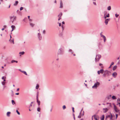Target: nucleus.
<instances>
[{
  "label": "nucleus",
  "instance_id": "37",
  "mask_svg": "<svg viewBox=\"0 0 120 120\" xmlns=\"http://www.w3.org/2000/svg\"><path fill=\"white\" fill-rule=\"evenodd\" d=\"M63 108L64 109H65L66 108V107L65 105H63Z\"/></svg>",
  "mask_w": 120,
  "mask_h": 120
},
{
  "label": "nucleus",
  "instance_id": "3",
  "mask_svg": "<svg viewBox=\"0 0 120 120\" xmlns=\"http://www.w3.org/2000/svg\"><path fill=\"white\" fill-rule=\"evenodd\" d=\"M37 37L38 40L40 41L42 39V36L40 33V32L38 33L37 34Z\"/></svg>",
  "mask_w": 120,
  "mask_h": 120
},
{
  "label": "nucleus",
  "instance_id": "7",
  "mask_svg": "<svg viewBox=\"0 0 120 120\" xmlns=\"http://www.w3.org/2000/svg\"><path fill=\"white\" fill-rule=\"evenodd\" d=\"M102 32L101 33L100 35L101 37L103 38L104 40V42H105L106 41V37L104 35H103L102 34Z\"/></svg>",
  "mask_w": 120,
  "mask_h": 120
},
{
  "label": "nucleus",
  "instance_id": "22",
  "mask_svg": "<svg viewBox=\"0 0 120 120\" xmlns=\"http://www.w3.org/2000/svg\"><path fill=\"white\" fill-rule=\"evenodd\" d=\"M104 116L102 115L101 117V120H104Z\"/></svg>",
  "mask_w": 120,
  "mask_h": 120
},
{
  "label": "nucleus",
  "instance_id": "1",
  "mask_svg": "<svg viewBox=\"0 0 120 120\" xmlns=\"http://www.w3.org/2000/svg\"><path fill=\"white\" fill-rule=\"evenodd\" d=\"M107 119L109 120H114V118H113V116L111 114L110 115H108L106 116L105 120Z\"/></svg>",
  "mask_w": 120,
  "mask_h": 120
},
{
  "label": "nucleus",
  "instance_id": "10",
  "mask_svg": "<svg viewBox=\"0 0 120 120\" xmlns=\"http://www.w3.org/2000/svg\"><path fill=\"white\" fill-rule=\"evenodd\" d=\"M109 72L108 71H105L104 72V74H103V76L105 77V75L107 74H108Z\"/></svg>",
  "mask_w": 120,
  "mask_h": 120
},
{
  "label": "nucleus",
  "instance_id": "52",
  "mask_svg": "<svg viewBox=\"0 0 120 120\" xmlns=\"http://www.w3.org/2000/svg\"><path fill=\"white\" fill-rule=\"evenodd\" d=\"M15 94L16 95H18L19 94V93H16Z\"/></svg>",
  "mask_w": 120,
  "mask_h": 120
},
{
  "label": "nucleus",
  "instance_id": "8",
  "mask_svg": "<svg viewBox=\"0 0 120 120\" xmlns=\"http://www.w3.org/2000/svg\"><path fill=\"white\" fill-rule=\"evenodd\" d=\"M104 72V70L103 69H101L100 71H98L97 73L98 75H99L100 73L102 74Z\"/></svg>",
  "mask_w": 120,
  "mask_h": 120
},
{
  "label": "nucleus",
  "instance_id": "12",
  "mask_svg": "<svg viewBox=\"0 0 120 120\" xmlns=\"http://www.w3.org/2000/svg\"><path fill=\"white\" fill-rule=\"evenodd\" d=\"M117 75V73L116 72H115L113 73L112 75V76L114 78H116Z\"/></svg>",
  "mask_w": 120,
  "mask_h": 120
},
{
  "label": "nucleus",
  "instance_id": "21",
  "mask_svg": "<svg viewBox=\"0 0 120 120\" xmlns=\"http://www.w3.org/2000/svg\"><path fill=\"white\" fill-rule=\"evenodd\" d=\"M11 102L13 105L15 104V103L14 100H11Z\"/></svg>",
  "mask_w": 120,
  "mask_h": 120
},
{
  "label": "nucleus",
  "instance_id": "58",
  "mask_svg": "<svg viewBox=\"0 0 120 120\" xmlns=\"http://www.w3.org/2000/svg\"><path fill=\"white\" fill-rule=\"evenodd\" d=\"M12 41L13 43V44H14V40L13 39V40Z\"/></svg>",
  "mask_w": 120,
  "mask_h": 120
},
{
  "label": "nucleus",
  "instance_id": "24",
  "mask_svg": "<svg viewBox=\"0 0 120 120\" xmlns=\"http://www.w3.org/2000/svg\"><path fill=\"white\" fill-rule=\"evenodd\" d=\"M24 53L25 52L24 51L20 52H19V54L22 55H23Z\"/></svg>",
  "mask_w": 120,
  "mask_h": 120
},
{
  "label": "nucleus",
  "instance_id": "39",
  "mask_svg": "<svg viewBox=\"0 0 120 120\" xmlns=\"http://www.w3.org/2000/svg\"><path fill=\"white\" fill-rule=\"evenodd\" d=\"M6 77H4V76H3L2 77V79H6Z\"/></svg>",
  "mask_w": 120,
  "mask_h": 120
},
{
  "label": "nucleus",
  "instance_id": "32",
  "mask_svg": "<svg viewBox=\"0 0 120 120\" xmlns=\"http://www.w3.org/2000/svg\"><path fill=\"white\" fill-rule=\"evenodd\" d=\"M1 83H2V84L3 85H5V82H4V81H3V82H2Z\"/></svg>",
  "mask_w": 120,
  "mask_h": 120
},
{
  "label": "nucleus",
  "instance_id": "29",
  "mask_svg": "<svg viewBox=\"0 0 120 120\" xmlns=\"http://www.w3.org/2000/svg\"><path fill=\"white\" fill-rule=\"evenodd\" d=\"M39 86L38 84H37L36 87V89H38L39 87Z\"/></svg>",
  "mask_w": 120,
  "mask_h": 120
},
{
  "label": "nucleus",
  "instance_id": "57",
  "mask_svg": "<svg viewBox=\"0 0 120 120\" xmlns=\"http://www.w3.org/2000/svg\"><path fill=\"white\" fill-rule=\"evenodd\" d=\"M30 16H28V18L29 19H30Z\"/></svg>",
  "mask_w": 120,
  "mask_h": 120
},
{
  "label": "nucleus",
  "instance_id": "11",
  "mask_svg": "<svg viewBox=\"0 0 120 120\" xmlns=\"http://www.w3.org/2000/svg\"><path fill=\"white\" fill-rule=\"evenodd\" d=\"M106 14L107 13H105L104 15V18L105 19H106L107 17H109V14H108L107 15Z\"/></svg>",
  "mask_w": 120,
  "mask_h": 120
},
{
  "label": "nucleus",
  "instance_id": "30",
  "mask_svg": "<svg viewBox=\"0 0 120 120\" xmlns=\"http://www.w3.org/2000/svg\"><path fill=\"white\" fill-rule=\"evenodd\" d=\"M107 9L109 10H110L111 9V7L110 6H109L108 7Z\"/></svg>",
  "mask_w": 120,
  "mask_h": 120
},
{
  "label": "nucleus",
  "instance_id": "49",
  "mask_svg": "<svg viewBox=\"0 0 120 120\" xmlns=\"http://www.w3.org/2000/svg\"><path fill=\"white\" fill-rule=\"evenodd\" d=\"M69 52H71L72 53V50L71 49H70L69 50Z\"/></svg>",
  "mask_w": 120,
  "mask_h": 120
},
{
  "label": "nucleus",
  "instance_id": "42",
  "mask_svg": "<svg viewBox=\"0 0 120 120\" xmlns=\"http://www.w3.org/2000/svg\"><path fill=\"white\" fill-rule=\"evenodd\" d=\"M99 65L100 66H101L102 67V66H103V64L101 63H100L99 64Z\"/></svg>",
  "mask_w": 120,
  "mask_h": 120
},
{
  "label": "nucleus",
  "instance_id": "50",
  "mask_svg": "<svg viewBox=\"0 0 120 120\" xmlns=\"http://www.w3.org/2000/svg\"><path fill=\"white\" fill-rule=\"evenodd\" d=\"M19 88H17L16 90V91H19Z\"/></svg>",
  "mask_w": 120,
  "mask_h": 120
},
{
  "label": "nucleus",
  "instance_id": "64",
  "mask_svg": "<svg viewBox=\"0 0 120 120\" xmlns=\"http://www.w3.org/2000/svg\"><path fill=\"white\" fill-rule=\"evenodd\" d=\"M118 105H119V106L120 107V103L118 104Z\"/></svg>",
  "mask_w": 120,
  "mask_h": 120
},
{
  "label": "nucleus",
  "instance_id": "59",
  "mask_svg": "<svg viewBox=\"0 0 120 120\" xmlns=\"http://www.w3.org/2000/svg\"><path fill=\"white\" fill-rule=\"evenodd\" d=\"M10 39L9 40V41H10V40L11 39V35H10Z\"/></svg>",
  "mask_w": 120,
  "mask_h": 120
},
{
  "label": "nucleus",
  "instance_id": "25",
  "mask_svg": "<svg viewBox=\"0 0 120 120\" xmlns=\"http://www.w3.org/2000/svg\"><path fill=\"white\" fill-rule=\"evenodd\" d=\"M30 25L32 27H33L34 26V24L33 23L30 22Z\"/></svg>",
  "mask_w": 120,
  "mask_h": 120
},
{
  "label": "nucleus",
  "instance_id": "6",
  "mask_svg": "<svg viewBox=\"0 0 120 120\" xmlns=\"http://www.w3.org/2000/svg\"><path fill=\"white\" fill-rule=\"evenodd\" d=\"M114 110L116 112L120 113V111L118 109L117 107L115 105H114Z\"/></svg>",
  "mask_w": 120,
  "mask_h": 120
},
{
  "label": "nucleus",
  "instance_id": "35",
  "mask_svg": "<svg viewBox=\"0 0 120 120\" xmlns=\"http://www.w3.org/2000/svg\"><path fill=\"white\" fill-rule=\"evenodd\" d=\"M37 110L38 111L40 112V108L38 107L37 109Z\"/></svg>",
  "mask_w": 120,
  "mask_h": 120
},
{
  "label": "nucleus",
  "instance_id": "44",
  "mask_svg": "<svg viewBox=\"0 0 120 120\" xmlns=\"http://www.w3.org/2000/svg\"><path fill=\"white\" fill-rule=\"evenodd\" d=\"M118 114H116V119H117V117H118Z\"/></svg>",
  "mask_w": 120,
  "mask_h": 120
},
{
  "label": "nucleus",
  "instance_id": "5",
  "mask_svg": "<svg viewBox=\"0 0 120 120\" xmlns=\"http://www.w3.org/2000/svg\"><path fill=\"white\" fill-rule=\"evenodd\" d=\"M100 84L99 82H97L96 83H95L93 86H92V88H96Z\"/></svg>",
  "mask_w": 120,
  "mask_h": 120
},
{
  "label": "nucleus",
  "instance_id": "43",
  "mask_svg": "<svg viewBox=\"0 0 120 120\" xmlns=\"http://www.w3.org/2000/svg\"><path fill=\"white\" fill-rule=\"evenodd\" d=\"M111 97V95H110L108 97V98L109 99Z\"/></svg>",
  "mask_w": 120,
  "mask_h": 120
},
{
  "label": "nucleus",
  "instance_id": "2",
  "mask_svg": "<svg viewBox=\"0 0 120 120\" xmlns=\"http://www.w3.org/2000/svg\"><path fill=\"white\" fill-rule=\"evenodd\" d=\"M101 56L100 55L97 54L96 55V57L95 58V61L97 62L100 59Z\"/></svg>",
  "mask_w": 120,
  "mask_h": 120
},
{
  "label": "nucleus",
  "instance_id": "53",
  "mask_svg": "<svg viewBox=\"0 0 120 120\" xmlns=\"http://www.w3.org/2000/svg\"><path fill=\"white\" fill-rule=\"evenodd\" d=\"M19 71H20V72H22V70H21V69H19Z\"/></svg>",
  "mask_w": 120,
  "mask_h": 120
},
{
  "label": "nucleus",
  "instance_id": "9",
  "mask_svg": "<svg viewBox=\"0 0 120 120\" xmlns=\"http://www.w3.org/2000/svg\"><path fill=\"white\" fill-rule=\"evenodd\" d=\"M93 117H94V118L95 120H98L99 119V117L97 116L94 115L93 116Z\"/></svg>",
  "mask_w": 120,
  "mask_h": 120
},
{
  "label": "nucleus",
  "instance_id": "31",
  "mask_svg": "<svg viewBox=\"0 0 120 120\" xmlns=\"http://www.w3.org/2000/svg\"><path fill=\"white\" fill-rule=\"evenodd\" d=\"M16 112H17V113L19 115H20V112L18 111V110H16Z\"/></svg>",
  "mask_w": 120,
  "mask_h": 120
},
{
  "label": "nucleus",
  "instance_id": "51",
  "mask_svg": "<svg viewBox=\"0 0 120 120\" xmlns=\"http://www.w3.org/2000/svg\"><path fill=\"white\" fill-rule=\"evenodd\" d=\"M78 117L79 118H81V116L80 115H79L78 116Z\"/></svg>",
  "mask_w": 120,
  "mask_h": 120
},
{
  "label": "nucleus",
  "instance_id": "19",
  "mask_svg": "<svg viewBox=\"0 0 120 120\" xmlns=\"http://www.w3.org/2000/svg\"><path fill=\"white\" fill-rule=\"evenodd\" d=\"M11 27L12 28V30L11 31V32H12L14 30V28H15V26L14 25H12L11 26Z\"/></svg>",
  "mask_w": 120,
  "mask_h": 120
},
{
  "label": "nucleus",
  "instance_id": "14",
  "mask_svg": "<svg viewBox=\"0 0 120 120\" xmlns=\"http://www.w3.org/2000/svg\"><path fill=\"white\" fill-rule=\"evenodd\" d=\"M109 20L110 19H105V23L106 25H107L108 24V22Z\"/></svg>",
  "mask_w": 120,
  "mask_h": 120
},
{
  "label": "nucleus",
  "instance_id": "13",
  "mask_svg": "<svg viewBox=\"0 0 120 120\" xmlns=\"http://www.w3.org/2000/svg\"><path fill=\"white\" fill-rule=\"evenodd\" d=\"M108 110V109L107 108H104L103 109V112L105 113L107 112Z\"/></svg>",
  "mask_w": 120,
  "mask_h": 120
},
{
  "label": "nucleus",
  "instance_id": "48",
  "mask_svg": "<svg viewBox=\"0 0 120 120\" xmlns=\"http://www.w3.org/2000/svg\"><path fill=\"white\" fill-rule=\"evenodd\" d=\"M93 3L94 5H97L96 3L95 2H93Z\"/></svg>",
  "mask_w": 120,
  "mask_h": 120
},
{
  "label": "nucleus",
  "instance_id": "28",
  "mask_svg": "<svg viewBox=\"0 0 120 120\" xmlns=\"http://www.w3.org/2000/svg\"><path fill=\"white\" fill-rule=\"evenodd\" d=\"M117 68V66H115L113 68V70L114 71Z\"/></svg>",
  "mask_w": 120,
  "mask_h": 120
},
{
  "label": "nucleus",
  "instance_id": "20",
  "mask_svg": "<svg viewBox=\"0 0 120 120\" xmlns=\"http://www.w3.org/2000/svg\"><path fill=\"white\" fill-rule=\"evenodd\" d=\"M60 5V8H62L63 7V4L62 2V1H61Z\"/></svg>",
  "mask_w": 120,
  "mask_h": 120
},
{
  "label": "nucleus",
  "instance_id": "34",
  "mask_svg": "<svg viewBox=\"0 0 120 120\" xmlns=\"http://www.w3.org/2000/svg\"><path fill=\"white\" fill-rule=\"evenodd\" d=\"M14 17V16H11L10 17V19L11 20V21L12 19Z\"/></svg>",
  "mask_w": 120,
  "mask_h": 120
},
{
  "label": "nucleus",
  "instance_id": "27",
  "mask_svg": "<svg viewBox=\"0 0 120 120\" xmlns=\"http://www.w3.org/2000/svg\"><path fill=\"white\" fill-rule=\"evenodd\" d=\"M18 3V1H15V3L14 4V5H16Z\"/></svg>",
  "mask_w": 120,
  "mask_h": 120
},
{
  "label": "nucleus",
  "instance_id": "36",
  "mask_svg": "<svg viewBox=\"0 0 120 120\" xmlns=\"http://www.w3.org/2000/svg\"><path fill=\"white\" fill-rule=\"evenodd\" d=\"M15 60H11V63H13L14 62H15Z\"/></svg>",
  "mask_w": 120,
  "mask_h": 120
},
{
  "label": "nucleus",
  "instance_id": "60",
  "mask_svg": "<svg viewBox=\"0 0 120 120\" xmlns=\"http://www.w3.org/2000/svg\"><path fill=\"white\" fill-rule=\"evenodd\" d=\"M11 91L12 92V94H13V92L12 90H11Z\"/></svg>",
  "mask_w": 120,
  "mask_h": 120
},
{
  "label": "nucleus",
  "instance_id": "47",
  "mask_svg": "<svg viewBox=\"0 0 120 120\" xmlns=\"http://www.w3.org/2000/svg\"><path fill=\"white\" fill-rule=\"evenodd\" d=\"M114 63L113 62H112L111 63V65H112L114 64Z\"/></svg>",
  "mask_w": 120,
  "mask_h": 120
},
{
  "label": "nucleus",
  "instance_id": "16",
  "mask_svg": "<svg viewBox=\"0 0 120 120\" xmlns=\"http://www.w3.org/2000/svg\"><path fill=\"white\" fill-rule=\"evenodd\" d=\"M13 18V19H12V20L11 21L12 23H13L14 22L15 20L16 19V17L15 16H14V17Z\"/></svg>",
  "mask_w": 120,
  "mask_h": 120
},
{
  "label": "nucleus",
  "instance_id": "54",
  "mask_svg": "<svg viewBox=\"0 0 120 120\" xmlns=\"http://www.w3.org/2000/svg\"><path fill=\"white\" fill-rule=\"evenodd\" d=\"M73 115L74 119V120H75V116L74 114H73Z\"/></svg>",
  "mask_w": 120,
  "mask_h": 120
},
{
  "label": "nucleus",
  "instance_id": "41",
  "mask_svg": "<svg viewBox=\"0 0 120 120\" xmlns=\"http://www.w3.org/2000/svg\"><path fill=\"white\" fill-rule=\"evenodd\" d=\"M115 16L117 18L119 16V15L116 14L115 15Z\"/></svg>",
  "mask_w": 120,
  "mask_h": 120
},
{
  "label": "nucleus",
  "instance_id": "45",
  "mask_svg": "<svg viewBox=\"0 0 120 120\" xmlns=\"http://www.w3.org/2000/svg\"><path fill=\"white\" fill-rule=\"evenodd\" d=\"M33 103V102H31V104L30 105V106H32V104Z\"/></svg>",
  "mask_w": 120,
  "mask_h": 120
},
{
  "label": "nucleus",
  "instance_id": "23",
  "mask_svg": "<svg viewBox=\"0 0 120 120\" xmlns=\"http://www.w3.org/2000/svg\"><path fill=\"white\" fill-rule=\"evenodd\" d=\"M22 72L24 73L25 75H27V74L26 71H22Z\"/></svg>",
  "mask_w": 120,
  "mask_h": 120
},
{
  "label": "nucleus",
  "instance_id": "17",
  "mask_svg": "<svg viewBox=\"0 0 120 120\" xmlns=\"http://www.w3.org/2000/svg\"><path fill=\"white\" fill-rule=\"evenodd\" d=\"M11 112H7V115L8 117H9L10 116V114Z\"/></svg>",
  "mask_w": 120,
  "mask_h": 120
},
{
  "label": "nucleus",
  "instance_id": "55",
  "mask_svg": "<svg viewBox=\"0 0 120 120\" xmlns=\"http://www.w3.org/2000/svg\"><path fill=\"white\" fill-rule=\"evenodd\" d=\"M61 25V23H60L59 24V26H60Z\"/></svg>",
  "mask_w": 120,
  "mask_h": 120
},
{
  "label": "nucleus",
  "instance_id": "18",
  "mask_svg": "<svg viewBox=\"0 0 120 120\" xmlns=\"http://www.w3.org/2000/svg\"><path fill=\"white\" fill-rule=\"evenodd\" d=\"M120 103V98H118L117 100V105H118V104Z\"/></svg>",
  "mask_w": 120,
  "mask_h": 120
},
{
  "label": "nucleus",
  "instance_id": "46",
  "mask_svg": "<svg viewBox=\"0 0 120 120\" xmlns=\"http://www.w3.org/2000/svg\"><path fill=\"white\" fill-rule=\"evenodd\" d=\"M72 111L73 112H74V108L73 107L72 108Z\"/></svg>",
  "mask_w": 120,
  "mask_h": 120
},
{
  "label": "nucleus",
  "instance_id": "63",
  "mask_svg": "<svg viewBox=\"0 0 120 120\" xmlns=\"http://www.w3.org/2000/svg\"><path fill=\"white\" fill-rule=\"evenodd\" d=\"M15 62L16 63H17L18 62V61H17L15 60Z\"/></svg>",
  "mask_w": 120,
  "mask_h": 120
},
{
  "label": "nucleus",
  "instance_id": "33",
  "mask_svg": "<svg viewBox=\"0 0 120 120\" xmlns=\"http://www.w3.org/2000/svg\"><path fill=\"white\" fill-rule=\"evenodd\" d=\"M27 19V18L26 17L24 19H23V21L24 22H26V20Z\"/></svg>",
  "mask_w": 120,
  "mask_h": 120
},
{
  "label": "nucleus",
  "instance_id": "40",
  "mask_svg": "<svg viewBox=\"0 0 120 120\" xmlns=\"http://www.w3.org/2000/svg\"><path fill=\"white\" fill-rule=\"evenodd\" d=\"M42 33H43V34H45V30H44L43 31Z\"/></svg>",
  "mask_w": 120,
  "mask_h": 120
},
{
  "label": "nucleus",
  "instance_id": "4",
  "mask_svg": "<svg viewBox=\"0 0 120 120\" xmlns=\"http://www.w3.org/2000/svg\"><path fill=\"white\" fill-rule=\"evenodd\" d=\"M39 92H38L37 94L36 99L37 100V102L38 103V105H40V101L38 100V96Z\"/></svg>",
  "mask_w": 120,
  "mask_h": 120
},
{
  "label": "nucleus",
  "instance_id": "15",
  "mask_svg": "<svg viewBox=\"0 0 120 120\" xmlns=\"http://www.w3.org/2000/svg\"><path fill=\"white\" fill-rule=\"evenodd\" d=\"M62 15V13H61L60 14L58 15V17H59L58 20H60L61 19V17Z\"/></svg>",
  "mask_w": 120,
  "mask_h": 120
},
{
  "label": "nucleus",
  "instance_id": "38",
  "mask_svg": "<svg viewBox=\"0 0 120 120\" xmlns=\"http://www.w3.org/2000/svg\"><path fill=\"white\" fill-rule=\"evenodd\" d=\"M23 9V8L22 7H20V11H21Z\"/></svg>",
  "mask_w": 120,
  "mask_h": 120
},
{
  "label": "nucleus",
  "instance_id": "56",
  "mask_svg": "<svg viewBox=\"0 0 120 120\" xmlns=\"http://www.w3.org/2000/svg\"><path fill=\"white\" fill-rule=\"evenodd\" d=\"M29 20L30 21H32V20L30 19H29Z\"/></svg>",
  "mask_w": 120,
  "mask_h": 120
},
{
  "label": "nucleus",
  "instance_id": "62",
  "mask_svg": "<svg viewBox=\"0 0 120 120\" xmlns=\"http://www.w3.org/2000/svg\"><path fill=\"white\" fill-rule=\"evenodd\" d=\"M4 28H3L1 30H4Z\"/></svg>",
  "mask_w": 120,
  "mask_h": 120
},
{
  "label": "nucleus",
  "instance_id": "61",
  "mask_svg": "<svg viewBox=\"0 0 120 120\" xmlns=\"http://www.w3.org/2000/svg\"><path fill=\"white\" fill-rule=\"evenodd\" d=\"M62 24H64V22H62Z\"/></svg>",
  "mask_w": 120,
  "mask_h": 120
},
{
  "label": "nucleus",
  "instance_id": "26",
  "mask_svg": "<svg viewBox=\"0 0 120 120\" xmlns=\"http://www.w3.org/2000/svg\"><path fill=\"white\" fill-rule=\"evenodd\" d=\"M112 98L113 100L115 99H116V97H115V96H113L112 97Z\"/></svg>",
  "mask_w": 120,
  "mask_h": 120
}]
</instances>
